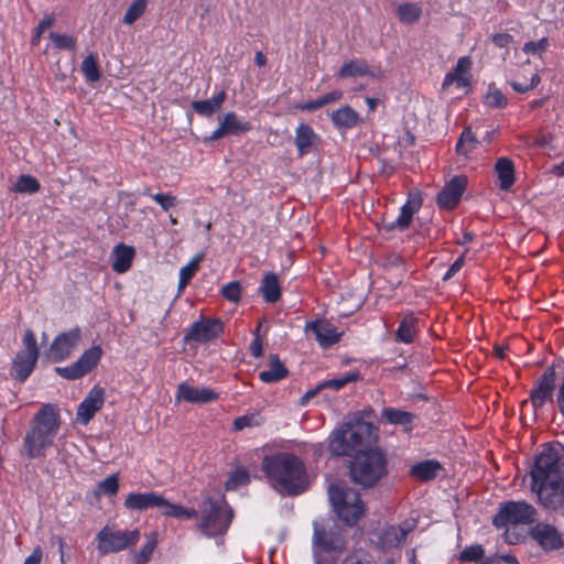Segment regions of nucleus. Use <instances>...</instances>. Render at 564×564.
<instances>
[{
	"mask_svg": "<svg viewBox=\"0 0 564 564\" xmlns=\"http://www.w3.org/2000/svg\"><path fill=\"white\" fill-rule=\"evenodd\" d=\"M530 489L545 510L564 514V459L553 448L535 458L530 471Z\"/></svg>",
	"mask_w": 564,
	"mask_h": 564,
	"instance_id": "f257e3e1",
	"label": "nucleus"
},
{
	"mask_svg": "<svg viewBox=\"0 0 564 564\" xmlns=\"http://www.w3.org/2000/svg\"><path fill=\"white\" fill-rule=\"evenodd\" d=\"M270 485L280 494L299 495L306 488V469L303 462L290 453L265 456L262 462Z\"/></svg>",
	"mask_w": 564,
	"mask_h": 564,
	"instance_id": "f03ea898",
	"label": "nucleus"
},
{
	"mask_svg": "<svg viewBox=\"0 0 564 564\" xmlns=\"http://www.w3.org/2000/svg\"><path fill=\"white\" fill-rule=\"evenodd\" d=\"M61 427L59 412L56 405L47 403L41 406L31 421L23 446L29 458L45 456Z\"/></svg>",
	"mask_w": 564,
	"mask_h": 564,
	"instance_id": "7ed1b4c3",
	"label": "nucleus"
},
{
	"mask_svg": "<svg viewBox=\"0 0 564 564\" xmlns=\"http://www.w3.org/2000/svg\"><path fill=\"white\" fill-rule=\"evenodd\" d=\"M199 514L198 528L208 538L225 534L234 518L232 510L224 498L205 497L199 505Z\"/></svg>",
	"mask_w": 564,
	"mask_h": 564,
	"instance_id": "20e7f679",
	"label": "nucleus"
},
{
	"mask_svg": "<svg viewBox=\"0 0 564 564\" xmlns=\"http://www.w3.org/2000/svg\"><path fill=\"white\" fill-rule=\"evenodd\" d=\"M387 471L386 455L378 448L358 453L350 465L352 480L364 487H372Z\"/></svg>",
	"mask_w": 564,
	"mask_h": 564,
	"instance_id": "39448f33",
	"label": "nucleus"
},
{
	"mask_svg": "<svg viewBox=\"0 0 564 564\" xmlns=\"http://www.w3.org/2000/svg\"><path fill=\"white\" fill-rule=\"evenodd\" d=\"M123 505L129 510L138 511L156 508L163 516L176 519H194L198 516L197 510L187 509L180 505L170 502L162 495L155 491L131 492L127 496Z\"/></svg>",
	"mask_w": 564,
	"mask_h": 564,
	"instance_id": "423d86ee",
	"label": "nucleus"
},
{
	"mask_svg": "<svg viewBox=\"0 0 564 564\" xmlns=\"http://www.w3.org/2000/svg\"><path fill=\"white\" fill-rule=\"evenodd\" d=\"M372 432V425L365 421L344 424L333 433L329 451L336 456L350 455L371 438Z\"/></svg>",
	"mask_w": 564,
	"mask_h": 564,
	"instance_id": "0eeeda50",
	"label": "nucleus"
},
{
	"mask_svg": "<svg viewBox=\"0 0 564 564\" xmlns=\"http://www.w3.org/2000/svg\"><path fill=\"white\" fill-rule=\"evenodd\" d=\"M328 495L335 512L346 524L354 525L362 517L365 505L355 489L344 484H332Z\"/></svg>",
	"mask_w": 564,
	"mask_h": 564,
	"instance_id": "6e6552de",
	"label": "nucleus"
},
{
	"mask_svg": "<svg viewBox=\"0 0 564 564\" xmlns=\"http://www.w3.org/2000/svg\"><path fill=\"white\" fill-rule=\"evenodd\" d=\"M538 519V510L531 503L519 501H507L501 503L498 512L492 519V524L498 528H505L509 524H533Z\"/></svg>",
	"mask_w": 564,
	"mask_h": 564,
	"instance_id": "1a4fd4ad",
	"label": "nucleus"
},
{
	"mask_svg": "<svg viewBox=\"0 0 564 564\" xmlns=\"http://www.w3.org/2000/svg\"><path fill=\"white\" fill-rule=\"evenodd\" d=\"M140 536L141 533L138 529L121 531L105 527L97 534V549L101 554L117 553L135 545Z\"/></svg>",
	"mask_w": 564,
	"mask_h": 564,
	"instance_id": "9d476101",
	"label": "nucleus"
},
{
	"mask_svg": "<svg viewBox=\"0 0 564 564\" xmlns=\"http://www.w3.org/2000/svg\"><path fill=\"white\" fill-rule=\"evenodd\" d=\"M102 350L99 346H94L83 352V355L70 366L56 367L55 371L64 379L75 380L90 372L99 362Z\"/></svg>",
	"mask_w": 564,
	"mask_h": 564,
	"instance_id": "9b49d317",
	"label": "nucleus"
},
{
	"mask_svg": "<svg viewBox=\"0 0 564 564\" xmlns=\"http://www.w3.org/2000/svg\"><path fill=\"white\" fill-rule=\"evenodd\" d=\"M82 337L79 327H75L68 332L61 333L52 341L46 357L52 362H59L68 358L73 350L77 347Z\"/></svg>",
	"mask_w": 564,
	"mask_h": 564,
	"instance_id": "f8f14e48",
	"label": "nucleus"
},
{
	"mask_svg": "<svg viewBox=\"0 0 564 564\" xmlns=\"http://www.w3.org/2000/svg\"><path fill=\"white\" fill-rule=\"evenodd\" d=\"M529 534L545 552L557 551L564 547V539L553 524L536 522L531 527Z\"/></svg>",
	"mask_w": 564,
	"mask_h": 564,
	"instance_id": "ddd939ff",
	"label": "nucleus"
},
{
	"mask_svg": "<svg viewBox=\"0 0 564 564\" xmlns=\"http://www.w3.org/2000/svg\"><path fill=\"white\" fill-rule=\"evenodd\" d=\"M105 394L104 388L95 386L78 405L76 413L77 422L83 425H87L95 414L102 408L105 403Z\"/></svg>",
	"mask_w": 564,
	"mask_h": 564,
	"instance_id": "4468645a",
	"label": "nucleus"
},
{
	"mask_svg": "<svg viewBox=\"0 0 564 564\" xmlns=\"http://www.w3.org/2000/svg\"><path fill=\"white\" fill-rule=\"evenodd\" d=\"M224 330L219 319H202L194 323L184 337L185 341L206 343L218 337Z\"/></svg>",
	"mask_w": 564,
	"mask_h": 564,
	"instance_id": "2eb2a0df",
	"label": "nucleus"
},
{
	"mask_svg": "<svg viewBox=\"0 0 564 564\" xmlns=\"http://www.w3.org/2000/svg\"><path fill=\"white\" fill-rule=\"evenodd\" d=\"M305 332L312 333L315 339L323 348H328L340 340L343 335L336 327L326 319L308 322L305 325Z\"/></svg>",
	"mask_w": 564,
	"mask_h": 564,
	"instance_id": "dca6fc26",
	"label": "nucleus"
},
{
	"mask_svg": "<svg viewBox=\"0 0 564 564\" xmlns=\"http://www.w3.org/2000/svg\"><path fill=\"white\" fill-rule=\"evenodd\" d=\"M467 177L464 175L454 176L438 193L437 204L441 208L453 209L455 208L460 197L466 189Z\"/></svg>",
	"mask_w": 564,
	"mask_h": 564,
	"instance_id": "f3484780",
	"label": "nucleus"
},
{
	"mask_svg": "<svg viewBox=\"0 0 564 564\" xmlns=\"http://www.w3.org/2000/svg\"><path fill=\"white\" fill-rule=\"evenodd\" d=\"M555 388V370L549 367L539 379L536 387L531 392V402L534 408L542 406L552 399Z\"/></svg>",
	"mask_w": 564,
	"mask_h": 564,
	"instance_id": "a211bd4d",
	"label": "nucleus"
},
{
	"mask_svg": "<svg viewBox=\"0 0 564 564\" xmlns=\"http://www.w3.org/2000/svg\"><path fill=\"white\" fill-rule=\"evenodd\" d=\"M218 398V393L206 387H194L187 382L178 384L176 399L189 403H208Z\"/></svg>",
	"mask_w": 564,
	"mask_h": 564,
	"instance_id": "6ab92c4d",
	"label": "nucleus"
},
{
	"mask_svg": "<svg viewBox=\"0 0 564 564\" xmlns=\"http://www.w3.org/2000/svg\"><path fill=\"white\" fill-rule=\"evenodd\" d=\"M414 529V523L405 521L399 525L388 527L380 535V544L384 549L400 546L408 534Z\"/></svg>",
	"mask_w": 564,
	"mask_h": 564,
	"instance_id": "aec40b11",
	"label": "nucleus"
},
{
	"mask_svg": "<svg viewBox=\"0 0 564 564\" xmlns=\"http://www.w3.org/2000/svg\"><path fill=\"white\" fill-rule=\"evenodd\" d=\"M471 66V62L468 57H460L457 61V64L455 68L447 73L443 84L442 88L447 89L449 86L455 84L459 88H467L470 86L469 80V68Z\"/></svg>",
	"mask_w": 564,
	"mask_h": 564,
	"instance_id": "412c9836",
	"label": "nucleus"
},
{
	"mask_svg": "<svg viewBox=\"0 0 564 564\" xmlns=\"http://www.w3.org/2000/svg\"><path fill=\"white\" fill-rule=\"evenodd\" d=\"M319 141L318 135L307 124H300L295 132V145L300 156L310 153Z\"/></svg>",
	"mask_w": 564,
	"mask_h": 564,
	"instance_id": "4be33fe9",
	"label": "nucleus"
},
{
	"mask_svg": "<svg viewBox=\"0 0 564 564\" xmlns=\"http://www.w3.org/2000/svg\"><path fill=\"white\" fill-rule=\"evenodd\" d=\"M422 198L419 193H410L406 204L401 208V213L397 220L392 224V228L401 230L406 229L412 220L413 215L420 209Z\"/></svg>",
	"mask_w": 564,
	"mask_h": 564,
	"instance_id": "5701e85b",
	"label": "nucleus"
},
{
	"mask_svg": "<svg viewBox=\"0 0 564 564\" xmlns=\"http://www.w3.org/2000/svg\"><path fill=\"white\" fill-rule=\"evenodd\" d=\"M36 361L35 357L18 354L13 359L11 376L21 382L25 381L34 370Z\"/></svg>",
	"mask_w": 564,
	"mask_h": 564,
	"instance_id": "b1692460",
	"label": "nucleus"
},
{
	"mask_svg": "<svg viewBox=\"0 0 564 564\" xmlns=\"http://www.w3.org/2000/svg\"><path fill=\"white\" fill-rule=\"evenodd\" d=\"M495 171L499 180V188L509 191L514 183V165L510 159L500 158L495 164Z\"/></svg>",
	"mask_w": 564,
	"mask_h": 564,
	"instance_id": "393cba45",
	"label": "nucleus"
},
{
	"mask_svg": "<svg viewBox=\"0 0 564 564\" xmlns=\"http://www.w3.org/2000/svg\"><path fill=\"white\" fill-rule=\"evenodd\" d=\"M112 254L115 258L112 262L113 271L117 273L127 272L132 264L134 249L132 247L120 243L115 247Z\"/></svg>",
	"mask_w": 564,
	"mask_h": 564,
	"instance_id": "a878e982",
	"label": "nucleus"
},
{
	"mask_svg": "<svg viewBox=\"0 0 564 564\" xmlns=\"http://www.w3.org/2000/svg\"><path fill=\"white\" fill-rule=\"evenodd\" d=\"M442 470V465L434 459L420 462L411 467V476L421 481L434 479Z\"/></svg>",
	"mask_w": 564,
	"mask_h": 564,
	"instance_id": "bb28decb",
	"label": "nucleus"
},
{
	"mask_svg": "<svg viewBox=\"0 0 564 564\" xmlns=\"http://www.w3.org/2000/svg\"><path fill=\"white\" fill-rule=\"evenodd\" d=\"M381 417L389 424L401 425L405 431H410L415 416L408 411L395 408H384L381 412Z\"/></svg>",
	"mask_w": 564,
	"mask_h": 564,
	"instance_id": "cd10ccee",
	"label": "nucleus"
},
{
	"mask_svg": "<svg viewBox=\"0 0 564 564\" xmlns=\"http://www.w3.org/2000/svg\"><path fill=\"white\" fill-rule=\"evenodd\" d=\"M260 292L268 303H275L281 297V286L275 273H265L262 278Z\"/></svg>",
	"mask_w": 564,
	"mask_h": 564,
	"instance_id": "c85d7f7f",
	"label": "nucleus"
},
{
	"mask_svg": "<svg viewBox=\"0 0 564 564\" xmlns=\"http://www.w3.org/2000/svg\"><path fill=\"white\" fill-rule=\"evenodd\" d=\"M225 100L226 93L221 90L210 99L193 101L192 108L200 116L210 117L221 108Z\"/></svg>",
	"mask_w": 564,
	"mask_h": 564,
	"instance_id": "c756f323",
	"label": "nucleus"
},
{
	"mask_svg": "<svg viewBox=\"0 0 564 564\" xmlns=\"http://www.w3.org/2000/svg\"><path fill=\"white\" fill-rule=\"evenodd\" d=\"M288 376V369L281 362L278 355H271L269 357V369L263 370L259 373V378L262 382L271 383L279 381Z\"/></svg>",
	"mask_w": 564,
	"mask_h": 564,
	"instance_id": "7c9ffc66",
	"label": "nucleus"
},
{
	"mask_svg": "<svg viewBox=\"0 0 564 564\" xmlns=\"http://www.w3.org/2000/svg\"><path fill=\"white\" fill-rule=\"evenodd\" d=\"M369 75H371V70L368 63L362 58L346 62L336 74L338 78H351Z\"/></svg>",
	"mask_w": 564,
	"mask_h": 564,
	"instance_id": "2f4dec72",
	"label": "nucleus"
},
{
	"mask_svg": "<svg viewBox=\"0 0 564 564\" xmlns=\"http://www.w3.org/2000/svg\"><path fill=\"white\" fill-rule=\"evenodd\" d=\"M416 323L417 319L412 314L405 315L397 329V340L405 344L412 343L417 332Z\"/></svg>",
	"mask_w": 564,
	"mask_h": 564,
	"instance_id": "473e14b6",
	"label": "nucleus"
},
{
	"mask_svg": "<svg viewBox=\"0 0 564 564\" xmlns=\"http://www.w3.org/2000/svg\"><path fill=\"white\" fill-rule=\"evenodd\" d=\"M358 113L349 106L339 108L332 113V121L338 128H352L358 123Z\"/></svg>",
	"mask_w": 564,
	"mask_h": 564,
	"instance_id": "72a5a7b5",
	"label": "nucleus"
},
{
	"mask_svg": "<svg viewBox=\"0 0 564 564\" xmlns=\"http://www.w3.org/2000/svg\"><path fill=\"white\" fill-rule=\"evenodd\" d=\"M227 134H240L251 130V124L248 121L240 120L235 112H228L220 118Z\"/></svg>",
	"mask_w": 564,
	"mask_h": 564,
	"instance_id": "f704fd0d",
	"label": "nucleus"
},
{
	"mask_svg": "<svg viewBox=\"0 0 564 564\" xmlns=\"http://www.w3.org/2000/svg\"><path fill=\"white\" fill-rule=\"evenodd\" d=\"M203 260V256L198 254L193 258L186 265L181 268L180 270V281H178V291H183L185 286L189 283L192 278L199 269L200 261Z\"/></svg>",
	"mask_w": 564,
	"mask_h": 564,
	"instance_id": "c9c22d12",
	"label": "nucleus"
},
{
	"mask_svg": "<svg viewBox=\"0 0 564 564\" xmlns=\"http://www.w3.org/2000/svg\"><path fill=\"white\" fill-rule=\"evenodd\" d=\"M422 10L415 3H402L398 8V17L406 24L415 23L421 17Z\"/></svg>",
	"mask_w": 564,
	"mask_h": 564,
	"instance_id": "e433bc0d",
	"label": "nucleus"
},
{
	"mask_svg": "<svg viewBox=\"0 0 564 564\" xmlns=\"http://www.w3.org/2000/svg\"><path fill=\"white\" fill-rule=\"evenodd\" d=\"M147 7L148 0H134L131 2L123 15V23L127 25L133 24L144 14Z\"/></svg>",
	"mask_w": 564,
	"mask_h": 564,
	"instance_id": "4c0bfd02",
	"label": "nucleus"
},
{
	"mask_svg": "<svg viewBox=\"0 0 564 564\" xmlns=\"http://www.w3.org/2000/svg\"><path fill=\"white\" fill-rule=\"evenodd\" d=\"M158 544V534L151 533L148 535L147 543L141 547V550L135 554L134 556V563L135 564H147L154 552V549Z\"/></svg>",
	"mask_w": 564,
	"mask_h": 564,
	"instance_id": "58836bf2",
	"label": "nucleus"
},
{
	"mask_svg": "<svg viewBox=\"0 0 564 564\" xmlns=\"http://www.w3.org/2000/svg\"><path fill=\"white\" fill-rule=\"evenodd\" d=\"M12 189L17 193L34 194L39 192L40 183L35 177L23 174L17 180Z\"/></svg>",
	"mask_w": 564,
	"mask_h": 564,
	"instance_id": "ea45409f",
	"label": "nucleus"
},
{
	"mask_svg": "<svg viewBox=\"0 0 564 564\" xmlns=\"http://www.w3.org/2000/svg\"><path fill=\"white\" fill-rule=\"evenodd\" d=\"M82 73L88 82L95 83L100 79V70L96 57L93 54L86 56L82 63Z\"/></svg>",
	"mask_w": 564,
	"mask_h": 564,
	"instance_id": "a19ab883",
	"label": "nucleus"
},
{
	"mask_svg": "<svg viewBox=\"0 0 564 564\" xmlns=\"http://www.w3.org/2000/svg\"><path fill=\"white\" fill-rule=\"evenodd\" d=\"M118 490H119L118 476L110 475L98 484L95 495L97 497H100V496L112 497V496L117 495Z\"/></svg>",
	"mask_w": 564,
	"mask_h": 564,
	"instance_id": "79ce46f5",
	"label": "nucleus"
},
{
	"mask_svg": "<svg viewBox=\"0 0 564 564\" xmlns=\"http://www.w3.org/2000/svg\"><path fill=\"white\" fill-rule=\"evenodd\" d=\"M477 144V140L475 134L469 128H466L462 134L460 138L456 144V151L458 154L467 155L469 152H471Z\"/></svg>",
	"mask_w": 564,
	"mask_h": 564,
	"instance_id": "37998d69",
	"label": "nucleus"
},
{
	"mask_svg": "<svg viewBox=\"0 0 564 564\" xmlns=\"http://www.w3.org/2000/svg\"><path fill=\"white\" fill-rule=\"evenodd\" d=\"M359 379H360L359 372L358 371H351V372H348V373L341 376L340 378H336V379L324 381L323 383H321L317 387V390L318 389H324V388H333L335 390H340L347 383L357 381Z\"/></svg>",
	"mask_w": 564,
	"mask_h": 564,
	"instance_id": "c03bdc74",
	"label": "nucleus"
},
{
	"mask_svg": "<svg viewBox=\"0 0 564 564\" xmlns=\"http://www.w3.org/2000/svg\"><path fill=\"white\" fill-rule=\"evenodd\" d=\"M250 476L243 468H237L225 484L227 490H236L249 482Z\"/></svg>",
	"mask_w": 564,
	"mask_h": 564,
	"instance_id": "a18cd8bd",
	"label": "nucleus"
},
{
	"mask_svg": "<svg viewBox=\"0 0 564 564\" xmlns=\"http://www.w3.org/2000/svg\"><path fill=\"white\" fill-rule=\"evenodd\" d=\"M143 195L151 197L165 212H167L170 208L174 207L177 204L176 196L172 195L171 193L151 194L150 189L145 188L143 191Z\"/></svg>",
	"mask_w": 564,
	"mask_h": 564,
	"instance_id": "49530a36",
	"label": "nucleus"
},
{
	"mask_svg": "<svg viewBox=\"0 0 564 564\" xmlns=\"http://www.w3.org/2000/svg\"><path fill=\"white\" fill-rule=\"evenodd\" d=\"M48 36L58 50L74 51L76 48V37L74 36L56 32H51Z\"/></svg>",
	"mask_w": 564,
	"mask_h": 564,
	"instance_id": "de8ad7c7",
	"label": "nucleus"
},
{
	"mask_svg": "<svg viewBox=\"0 0 564 564\" xmlns=\"http://www.w3.org/2000/svg\"><path fill=\"white\" fill-rule=\"evenodd\" d=\"M485 102L490 108H503L508 104L507 97L497 88L490 87L485 96Z\"/></svg>",
	"mask_w": 564,
	"mask_h": 564,
	"instance_id": "09e8293b",
	"label": "nucleus"
},
{
	"mask_svg": "<svg viewBox=\"0 0 564 564\" xmlns=\"http://www.w3.org/2000/svg\"><path fill=\"white\" fill-rule=\"evenodd\" d=\"M262 422L263 421L258 413H250L235 419L234 429L236 431H241L246 427L259 426Z\"/></svg>",
	"mask_w": 564,
	"mask_h": 564,
	"instance_id": "8fccbe9b",
	"label": "nucleus"
},
{
	"mask_svg": "<svg viewBox=\"0 0 564 564\" xmlns=\"http://www.w3.org/2000/svg\"><path fill=\"white\" fill-rule=\"evenodd\" d=\"M484 549L479 544L470 545L460 552L459 558L464 562H476L484 557Z\"/></svg>",
	"mask_w": 564,
	"mask_h": 564,
	"instance_id": "3c124183",
	"label": "nucleus"
},
{
	"mask_svg": "<svg viewBox=\"0 0 564 564\" xmlns=\"http://www.w3.org/2000/svg\"><path fill=\"white\" fill-rule=\"evenodd\" d=\"M23 346L25 348L24 355H29L39 358V348L34 333L31 329H26L23 336Z\"/></svg>",
	"mask_w": 564,
	"mask_h": 564,
	"instance_id": "603ef678",
	"label": "nucleus"
},
{
	"mask_svg": "<svg viewBox=\"0 0 564 564\" xmlns=\"http://www.w3.org/2000/svg\"><path fill=\"white\" fill-rule=\"evenodd\" d=\"M549 40L547 37H543L538 42H528L523 46V52L527 54L541 56L549 48Z\"/></svg>",
	"mask_w": 564,
	"mask_h": 564,
	"instance_id": "864d4df0",
	"label": "nucleus"
},
{
	"mask_svg": "<svg viewBox=\"0 0 564 564\" xmlns=\"http://www.w3.org/2000/svg\"><path fill=\"white\" fill-rule=\"evenodd\" d=\"M541 78L538 73H533L530 83L520 82L519 78L513 79L510 84L517 93H527L538 86Z\"/></svg>",
	"mask_w": 564,
	"mask_h": 564,
	"instance_id": "5fc2aeb1",
	"label": "nucleus"
},
{
	"mask_svg": "<svg viewBox=\"0 0 564 564\" xmlns=\"http://www.w3.org/2000/svg\"><path fill=\"white\" fill-rule=\"evenodd\" d=\"M405 264L401 258H395L387 268V272L389 276H395L397 281L393 282L394 284H400L402 278L405 274Z\"/></svg>",
	"mask_w": 564,
	"mask_h": 564,
	"instance_id": "6e6d98bb",
	"label": "nucleus"
},
{
	"mask_svg": "<svg viewBox=\"0 0 564 564\" xmlns=\"http://www.w3.org/2000/svg\"><path fill=\"white\" fill-rule=\"evenodd\" d=\"M221 294L225 299L231 302H238L241 297V285L239 282L234 281L223 286Z\"/></svg>",
	"mask_w": 564,
	"mask_h": 564,
	"instance_id": "4d7b16f0",
	"label": "nucleus"
},
{
	"mask_svg": "<svg viewBox=\"0 0 564 564\" xmlns=\"http://www.w3.org/2000/svg\"><path fill=\"white\" fill-rule=\"evenodd\" d=\"M314 542L324 550H332L334 547V544L329 541L326 531L317 527H315L314 530Z\"/></svg>",
	"mask_w": 564,
	"mask_h": 564,
	"instance_id": "13d9d810",
	"label": "nucleus"
},
{
	"mask_svg": "<svg viewBox=\"0 0 564 564\" xmlns=\"http://www.w3.org/2000/svg\"><path fill=\"white\" fill-rule=\"evenodd\" d=\"M464 257L460 256L455 260V262L449 267L447 272L444 274L443 280L447 281L453 278L464 265Z\"/></svg>",
	"mask_w": 564,
	"mask_h": 564,
	"instance_id": "bf43d9fd",
	"label": "nucleus"
},
{
	"mask_svg": "<svg viewBox=\"0 0 564 564\" xmlns=\"http://www.w3.org/2000/svg\"><path fill=\"white\" fill-rule=\"evenodd\" d=\"M512 41L513 37L508 33H498L492 36V42L498 47H507Z\"/></svg>",
	"mask_w": 564,
	"mask_h": 564,
	"instance_id": "052dcab7",
	"label": "nucleus"
},
{
	"mask_svg": "<svg viewBox=\"0 0 564 564\" xmlns=\"http://www.w3.org/2000/svg\"><path fill=\"white\" fill-rule=\"evenodd\" d=\"M250 352L252 356H254L257 358L261 357L263 354L262 340L258 333L254 335V338H253L252 343L250 344Z\"/></svg>",
	"mask_w": 564,
	"mask_h": 564,
	"instance_id": "680f3d73",
	"label": "nucleus"
},
{
	"mask_svg": "<svg viewBox=\"0 0 564 564\" xmlns=\"http://www.w3.org/2000/svg\"><path fill=\"white\" fill-rule=\"evenodd\" d=\"M343 97V93L340 90H333L321 97L324 106L336 102Z\"/></svg>",
	"mask_w": 564,
	"mask_h": 564,
	"instance_id": "e2e57ef3",
	"label": "nucleus"
},
{
	"mask_svg": "<svg viewBox=\"0 0 564 564\" xmlns=\"http://www.w3.org/2000/svg\"><path fill=\"white\" fill-rule=\"evenodd\" d=\"M324 107V104L319 98L315 99V100H312V101H307L305 104H302L299 106V108L301 110H306V111H314V110H317L319 108Z\"/></svg>",
	"mask_w": 564,
	"mask_h": 564,
	"instance_id": "0e129e2a",
	"label": "nucleus"
},
{
	"mask_svg": "<svg viewBox=\"0 0 564 564\" xmlns=\"http://www.w3.org/2000/svg\"><path fill=\"white\" fill-rule=\"evenodd\" d=\"M42 560V550L40 546H36L30 556H28L23 564H40Z\"/></svg>",
	"mask_w": 564,
	"mask_h": 564,
	"instance_id": "69168bd1",
	"label": "nucleus"
},
{
	"mask_svg": "<svg viewBox=\"0 0 564 564\" xmlns=\"http://www.w3.org/2000/svg\"><path fill=\"white\" fill-rule=\"evenodd\" d=\"M55 22V18L52 14L45 15L39 23L37 28L40 32H44L46 29L51 28Z\"/></svg>",
	"mask_w": 564,
	"mask_h": 564,
	"instance_id": "338daca9",
	"label": "nucleus"
},
{
	"mask_svg": "<svg viewBox=\"0 0 564 564\" xmlns=\"http://www.w3.org/2000/svg\"><path fill=\"white\" fill-rule=\"evenodd\" d=\"M225 135H227L223 124L220 123L219 128L216 129L212 134L210 137L208 138V141H217L221 138H224Z\"/></svg>",
	"mask_w": 564,
	"mask_h": 564,
	"instance_id": "774afa93",
	"label": "nucleus"
}]
</instances>
